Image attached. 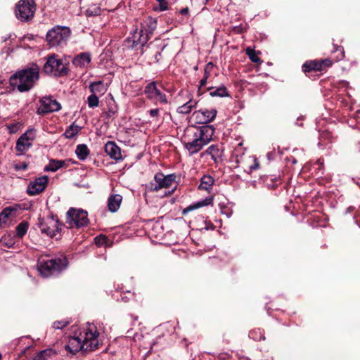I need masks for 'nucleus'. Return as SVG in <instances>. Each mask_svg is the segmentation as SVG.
Here are the masks:
<instances>
[{"instance_id":"f257e3e1","label":"nucleus","mask_w":360,"mask_h":360,"mask_svg":"<svg viewBox=\"0 0 360 360\" xmlns=\"http://www.w3.org/2000/svg\"><path fill=\"white\" fill-rule=\"evenodd\" d=\"M98 336L99 333L96 326L93 323H87L78 335L72 337L69 340L65 348L73 354L81 350L85 352L95 350L99 345Z\"/></svg>"},{"instance_id":"f03ea898","label":"nucleus","mask_w":360,"mask_h":360,"mask_svg":"<svg viewBox=\"0 0 360 360\" xmlns=\"http://www.w3.org/2000/svg\"><path fill=\"white\" fill-rule=\"evenodd\" d=\"M39 77V69L37 65H33L30 68L18 71L10 77L9 82L13 89L26 92L34 87Z\"/></svg>"},{"instance_id":"7ed1b4c3","label":"nucleus","mask_w":360,"mask_h":360,"mask_svg":"<svg viewBox=\"0 0 360 360\" xmlns=\"http://www.w3.org/2000/svg\"><path fill=\"white\" fill-rule=\"evenodd\" d=\"M214 128L210 125L202 126L196 129L192 134V138L188 139L184 147L190 155H193L207 145L212 140Z\"/></svg>"},{"instance_id":"20e7f679","label":"nucleus","mask_w":360,"mask_h":360,"mask_svg":"<svg viewBox=\"0 0 360 360\" xmlns=\"http://www.w3.org/2000/svg\"><path fill=\"white\" fill-rule=\"evenodd\" d=\"M68 262L65 257L49 259L40 257L37 262V269L44 277L58 274L68 266Z\"/></svg>"},{"instance_id":"39448f33","label":"nucleus","mask_w":360,"mask_h":360,"mask_svg":"<svg viewBox=\"0 0 360 360\" xmlns=\"http://www.w3.org/2000/svg\"><path fill=\"white\" fill-rule=\"evenodd\" d=\"M70 34L68 27L57 25L47 32L46 38L51 47L63 46L66 44Z\"/></svg>"},{"instance_id":"423d86ee","label":"nucleus","mask_w":360,"mask_h":360,"mask_svg":"<svg viewBox=\"0 0 360 360\" xmlns=\"http://www.w3.org/2000/svg\"><path fill=\"white\" fill-rule=\"evenodd\" d=\"M66 224L70 229L86 226L89 224L87 212L82 209L70 208L66 213Z\"/></svg>"},{"instance_id":"0eeeda50","label":"nucleus","mask_w":360,"mask_h":360,"mask_svg":"<svg viewBox=\"0 0 360 360\" xmlns=\"http://www.w3.org/2000/svg\"><path fill=\"white\" fill-rule=\"evenodd\" d=\"M45 73L60 77L68 74V69L67 65L63 63L62 59L56 56H51L47 58L46 62L43 66Z\"/></svg>"},{"instance_id":"6e6552de","label":"nucleus","mask_w":360,"mask_h":360,"mask_svg":"<svg viewBox=\"0 0 360 360\" xmlns=\"http://www.w3.org/2000/svg\"><path fill=\"white\" fill-rule=\"evenodd\" d=\"M36 139V130L34 128L28 129L17 140L15 149L18 156L25 155L32 146Z\"/></svg>"},{"instance_id":"1a4fd4ad","label":"nucleus","mask_w":360,"mask_h":360,"mask_svg":"<svg viewBox=\"0 0 360 360\" xmlns=\"http://www.w3.org/2000/svg\"><path fill=\"white\" fill-rule=\"evenodd\" d=\"M36 11L34 0H20L16 5L15 15L22 22L32 19Z\"/></svg>"},{"instance_id":"9d476101","label":"nucleus","mask_w":360,"mask_h":360,"mask_svg":"<svg viewBox=\"0 0 360 360\" xmlns=\"http://www.w3.org/2000/svg\"><path fill=\"white\" fill-rule=\"evenodd\" d=\"M176 174H169L165 175L161 172L156 173L154 176V181L150 183V191H158L163 188H169L175 183Z\"/></svg>"},{"instance_id":"9b49d317","label":"nucleus","mask_w":360,"mask_h":360,"mask_svg":"<svg viewBox=\"0 0 360 360\" xmlns=\"http://www.w3.org/2000/svg\"><path fill=\"white\" fill-rule=\"evenodd\" d=\"M146 98L155 103L167 104L168 103L167 96L158 89L155 82L148 83L144 89Z\"/></svg>"},{"instance_id":"f8f14e48","label":"nucleus","mask_w":360,"mask_h":360,"mask_svg":"<svg viewBox=\"0 0 360 360\" xmlns=\"http://www.w3.org/2000/svg\"><path fill=\"white\" fill-rule=\"evenodd\" d=\"M149 39L150 36H148L141 29H136L131 36L125 39L124 44L126 46L131 49L138 46L143 47L147 44Z\"/></svg>"},{"instance_id":"ddd939ff","label":"nucleus","mask_w":360,"mask_h":360,"mask_svg":"<svg viewBox=\"0 0 360 360\" xmlns=\"http://www.w3.org/2000/svg\"><path fill=\"white\" fill-rule=\"evenodd\" d=\"M60 104L51 97H43L40 99V105L37 110L38 115H46L60 110Z\"/></svg>"},{"instance_id":"4468645a","label":"nucleus","mask_w":360,"mask_h":360,"mask_svg":"<svg viewBox=\"0 0 360 360\" xmlns=\"http://www.w3.org/2000/svg\"><path fill=\"white\" fill-rule=\"evenodd\" d=\"M48 180L47 176H42L31 181L27 188V194L33 196L41 193L46 188Z\"/></svg>"},{"instance_id":"2eb2a0df","label":"nucleus","mask_w":360,"mask_h":360,"mask_svg":"<svg viewBox=\"0 0 360 360\" xmlns=\"http://www.w3.org/2000/svg\"><path fill=\"white\" fill-rule=\"evenodd\" d=\"M217 110L214 108H212L210 110L201 109L195 111L193 113V116H195V118L198 123L207 124L214 120L217 115Z\"/></svg>"},{"instance_id":"dca6fc26","label":"nucleus","mask_w":360,"mask_h":360,"mask_svg":"<svg viewBox=\"0 0 360 360\" xmlns=\"http://www.w3.org/2000/svg\"><path fill=\"white\" fill-rule=\"evenodd\" d=\"M60 230L58 221H55L53 219H49L48 223L41 226V231L51 238L56 236Z\"/></svg>"},{"instance_id":"f3484780","label":"nucleus","mask_w":360,"mask_h":360,"mask_svg":"<svg viewBox=\"0 0 360 360\" xmlns=\"http://www.w3.org/2000/svg\"><path fill=\"white\" fill-rule=\"evenodd\" d=\"M105 151L115 160H120L122 159L120 148L114 141H108L105 145Z\"/></svg>"},{"instance_id":"a211bd4d","label":"nucleus","mask_w":360,"mask_h":360,"mask_svg":"<svg viewBox=\"0 0 360 360\" xmlns=\"http://www.w3.org/2000/svg\"><path fill=\"white\" fill-rule=\"evenodd\" d=\"M91 60V54L88 52H83L73 58L72 63L76 67L85 68L90 63Z\"/></svg>"},{"instance_id":"6ab92c4d","label":"nucleus","mask_w":360,"mask_h":360,"mask_svg":"<svg viewBox=\"0 0 360 360\" xmlns=\"http://www.w3.org/2000/svg\"><path fill=\"white\" fill-rule=\"evenodd\" d=\"M122 196L120 194H112L108 199V208L110 212H116L121 205Z\"/></svg>"},{"instance_id":"aec40b11","label":"nucleus","mask_w":360,"mask_h":360,"mask_svg":"<svg viewBox=\"0 0 360 360\" xmlns=\"http://www.w3.org/2000/svg\"><path fill=\"white\" fill-rule=\"evenodd\" d=\"M213 202V198L212 197H208L203 200H199L198 202H193V204H191L188 207H186L185 209H184L182 213L183 214H186L189 212L193 211L196 209L202 207L204 206H207Z\"/></svg>"},{"instance_id":"412c9836","label":"nucleus","mask_w":360,"mask_h":360,"mask_svg":"<svg viewBox=\"0 0 360 360\" xmlns=\"http://www.w3.org/2000/svg\"><path fill=\"white\" fill-rule=\"evenodd\" d=\"M223 152L218 145H211L202 153L201 156L210 155L214 162H217L222 156Z\"/></svg>"},{"instance_id":"4be33fe9","label":"nucleus","mask_w":360,"mask_h":360,"mask_svg":"<svg viewBox=\"0 0 360 360\" xmlns=\"http://www.w3.org/2000/svg\"><path fill=\"white\" fill-rule=\"evenodd\" d=\"M157 27V21L155 19L148 17L143 23H141V29L147 34L148 36L150 37L153 31Z\"/></svg>"},{"instance_id":"5701e85b","label":"nucleus","mask_w":360,"mask_h":360,"mask_svg":"<svg viewBox=\"0 0 360 360\" xmlns=\"http://www.w3.org/2000/svg\"><path fill=\"white\" fill-rule=\"evenodd\" d=\"M89 89L92 94L103 95L107 91V86L103 81H96L89 84Z\"/></svg>"},{"instance_id":"b1692460","label":"nucleus","mask_w":360,"mask_h":360,"mask_svg":"<svg viewBox=\"0 0 360 360\" xmlns=\"http://www.w3.org/2000/svg\"><path fill=\"white\" fill-rule=\"evenodd\" d=\"M70 160H60L52 159L49 161V164L46 167V170L56 172L62 167H68V162Z\"/></svg>"},{"instance_id":"393cba45","label":"nucleus","mask_w":360,"mask_h":360,"mask_svg":"<svg viewBox=\"0 0 360 360\" xmlns=\"http://www.w3.org/2000/svg\"><path fill=\"white\" fill-rule=\"evenodd\" d=\"M207 90L210 92V95L212 97H228L229 96V92L224 86H220L219 87H209Z\"/></svg>"},{"instance_id":"a878e982","label":"nucleus","mask_w":360,"mask_h":360,"mask_svg":"<svg viewBox=\"0 0 360 360\" xmlns=\"http://www.w3.org/2000/svg\"><path fill=\"white\" fill-rule=\"evenodd\" d=\"M77 158L80 160H85L90 154V150L86 144H79L75 149Z\"/></svg>"},{"instance_id":"bb28decb","label":"nucleus","mask_w":360,"mask_h":360,"mask_svg":"<svg viewBox=\"0 0 360 360\" xmlns=\"http://www.w3.org/2000/svg\"><path fill=\"white\" fill-rule=\"evenodd\" d=\"M214 180L210 175H204L200 179L199 188L210 191L212 188Z\"/></svg>"},{"instance_id":"cd10ccee","label":"nucleus","mask_w":360,"mask_h":360,"mask_svg":"<svg viewBox=\"0 0 360 360\" xmlns=\"http://www.w3.org/2000/svg\"><path fill=\"white\" fill-rule=\"evenodd\" d=\"M81 129V127L75 124V123H72L66 129L65 131L63 134V136L66 139H73L78 134Z\"/></svg>"},{"instance_id":"c85d7f7f","label":"nucleus","mask_w":360,"mask_h":360,"mask_svg":"<svg viewBox=\"0 0 360 360\" xmlns=\"http://www.w3.org/2000/svg\"><path fill=\"white\" fill-rule=\"evenodd\" d=\"M302 70L304 72H308L311 70H321V64H319V62L316 60H311L304 63L302 65Z\"/></svg>"},{"instance_id":"c756f323","label":"nucleus","mask_w":360,"mask_h":360,"mask_svg":"<svg viewBox=\"0 0 360 360\" xmlns=\"http://www.w3.org/2000/svg\"><path fill=\"white\" fill-rule=\"evenodd\" d=\"M29 228V224L27 221H22L19 224L17 225L15 228V236L21 238H22L27 232Z\"/></svg>"},{"instance_id":"7c9ffc66","label":"nucleus","mask_w":360,"mask_h":360,"mask_svg":"<svg viewBox=\"0 0 360 360\" xmlns=\"http://www.w3.org/2000/svg\"><path fill=\"white\" fill-rule=\"evenodd\" d=\"M197 103L192 100L186 102L181 106L179 107L178 112L181 114H188L189 113L193 108H195Z\"/></svg>"},{"instance_id":"2f4dec72","label":"nucleus","mask_w":360,"mask_h":360,"mask_svg":"<svg viewBox=\"0 0 360 360\" xmlns=\"http://www.w3.org/2000/svg\"><path fill=\"white\" fill-rule=\"evenodd\" d=\"M333 48L334 49L333 51V53L337 54L335 56V60L339 61L342 60L345 57V51L343 47L341 46L334 44Z\"/></svg>"},{"instance_id":"473e14b6","label":"nucleus","mask_w":360,"mask_h":360,"mask_svg":"<svg viewBox=\"0 0 360 360\" xmlns=\"http://www.w3.org/2000/svg\"><path fill=\"white\" fill-rule=\"evenodd\" d=\"M249 337L257 341L265 340V337L263 333L260 330V329L251 330L249 333Z\"/></svg>"},{"instance_id":"72a5a7b5","label":"nucleus","mask_w":360,"mask_h":360,"mask_svg":"<svg viewBox=\"0 0 360 360\" xmlns=\"http://www.w3.org/2000/svg\"><path fill=\"white\" fill-rule=\"evenodd\" d=\"M87 103H88V106L91 108H94L98 106L99 99H98V97L97 96V95L91 94L87 98Z\"/></svg>"},{"instance_id":"f704fd0d","label":"nucleus","mask_w":360,"mask_h":360,"mask_svg":"<svg viewBox=\"0 0 360 360\" xmlns=\"http://www.w3.org/2000/svg\"><path fill=\"white\" fill-rule=\"evenodd\" d=\"M246 53L251 61L254 63H258L260 61V58L256 55L255 51L251 48H248L246 49Z\"/></svg>"},{"instance_id":"c9c22d12","label":"nucleus","mask_w":360,"mask_h":360,"mask_svg":"<svg viewBox=\"0 0 360 360\" xmlns=\"http://www.w3.org/2000/svg\"><path fill=\"white\" fill-rule=\"evenodd\" d=\"M158 6L155 7V11H165L168 9V3L166 0H157Z\"/></svg>"},{"instance_id":"e433bc0d","label":"nucleus","mask_w":360,"mask_h":360,"mask_svg":"<svg viewBox=\"0 0 360 360\" xmlns=\"http://www.w3.org/2000/svg\"><path fill=\"white\" fill-rule=\"evenodd\" d=\"M100 13H101V8L96 5L89 8L86 10L87 15H90V16L98 15L100 14Z\"/></svg>"},{"instance_id":"4c0bfd02","label":"nucleus","mask_w":360,"mask_h":360,"mask_svg":"<svg viewBox=\"0 0 360 360\" xmlns=\"http://www.w3.org/2000/svg\"><path fill=\"white\" fill-rule=\"evenodd\" d=\"M69 324V321L62 320V321H55L53 324V327L55 329H63L65 326H67Z\"/></svg>"},{"instance_id":"58836bf2","label":"nucleus","mask_w":360,"mask_h":360,"mask_svg":"<svg viewBox=\"0 0 360 360\" xmlns=\"http://www.w3.org/2000/svg\"><path fill=\"white\" fill-rule=\"evenodd\" d=\"M108 241V238L105 236H98L95 238V242L97 245L101 246L105 245Z\"/></svg>"},{"instance_id":"ea45409f","label":"nucleus","mask_w":360,"mask_h":360,"mask_svg":"<svg viewBox=\"0 0 360 360\" xmlns=\"http://www.w3.org/2000/svg\"><path fill=\"white\" fill-rule=\"evenodd\" d=\"M28 165L26 162H19L13 165L15 171L25 170L27 169Z\"/></svg>"},{"instance_id":"a19ab883","label":"nucleus","mask_w":360,"mask_h":360,"mask_svg":"<svg viewBox=\"0 0 360 360\" xmlns=\"http://www.w3.org/2000/svg\"><path fill=\"white\" fill-rule=\"evenodd\" d=\"M46 358L47 352L46 350H43L37 353V355L33 358V360H46Z\"/></svg>"},{"instance_id":"79ce46f5","label":"nucleus","mask_w":360,"mask_h":360,"mask_svg":"<svg viewBox=\"0 0 360 360\" xmlns=\"http://www.w3.org/2000/svg\"><path fill=\"white\" fill-rule=\"evenodd\" d=\"M13 210L11 207H6L5 208L1 213L0 217L4 216L5 218H8V216L11 214Z\"/></svg>"},{"instance_id":"37998d69","label":"nucleus","mask_w":360,"mask_h":360,"mask_svg":"<svg viewBox=\"0 0 360 360\" xmlns=\"http://www.w3.org/2000/svg\"><path fill=\"white\" fill-rule=\"evenodd\" d=\"M319 64H321V70H322L325 67L330 66L332 65V62L329 59H325V60L320 61Z\"/></svg>"},{"instance_id":"c03bdc74","label":"nucleus","mask_w":360,"mask_h":360,"mask_svg":"<svg viewBox=\"0 0 360 360\" xmlns=\"http://www.w3.org/2000/svg\"><path fill=\"white\" fill-rule=\"evenodd\" d=\"M165 46H162L161 50L160 51H158L155 55V61L156 63H159L161 58V52L164 49Z\"/></svg>"},{"instance_id":"a18cd8bd","label":"nucleus","mask_w":360,"mask_h":360,"mask_svg":"<svg viewBox=\"0 0 360 360\" xmlns=\"http://www.w3.org/2000/svg\"><path fill=\"white\" fill-rule=\"evenodd\" d=\"M149 115L151 116V117H158L159 115V109L158 108H155V109H152V110H149Z\"/></svg>"},{"instance_id":"49530a36","label":"nucleus","mask_w":360,"mask_h":360,"mask_svg":"<svg viewBox=\"0 0 360 360\" xmlns=\"http://www.w3.org/2000/svg\"><path fill=\"white\" fill-rule=\"evenodd\" d=\"M207 78H205V77H203L200 81V86H199V89H198V91H200V89L202 87H203L204 86L206 85L207 84Z\"/></svg>"},{"instance_id":"de8ad7c7","label":"nucleus","mask_w":360,"mask_h":360,"mask_svg":"<svg viewBox=\"0 0 360 360\" xmlns=\"http://www.w3.org/2000/svg\"><path fill=\"white\" fill-rule=\"evenodd\" d=\"M259 162H257V160L255 158V163H254L252 165L250 166V170H255V169H258V168H259Z\"/></svg>"},{"instance_id":"09e8293b","label":"nucleus","mask_w":360,"mask_h":360,"mask_svg":"<svg viewBox=\"0 0 360 360\" xmlns=\"http://www.w3.org/2000/svg\"><path fill=\"white\" fill-rule=\"evenodd\" d=\"M14 242L12 240H9L7 242H5V245L8 247V248H12L14 245Z\"/></svg>"},{"instance_id":"8fccbe9b","label":"nucleus","mask_w":360,"mask_h":360,"mask_svg":"<svg viewBox=\"0 0 360 360\" xmlns=\"http://www.w3.org/2000/svg\"><path fill=\"white\" fill-rule=\"evenodd\" d=\"M188 8H184L180 11V13L182 15H186L188 13Z\"/></svg>"},{"instance_id":"3c124183","label":"nucleus","mask_w":360,"mask_h":360,"mask_svg":"<svg viewBox=\"0 0 360 360\" xmlns=\"http://www.w3.org/2000/svg\"><path fill=\"white\" fill-rule=\"evenodd\" d=\"M210 76V72L208 71V68H205L204 70V77L208 78Z\"/></svg>"},{"instance_id":"603ef678","label":"nucleus","mask_w":360,"mask_h":360,"mask_svg":"<svg viewBox=\"0 0 360 360\" xmlns=\"http://www.w3.org/2000/svg\"><path fill=\"white\" fill-rule=\"evenodd\" d=\"M354 210V207H349L347 210H346V213H349L351 212L352 211H353Z\"/></svg>"},{"instance_id":"864d4df0","label":"nucleus","mask_w":360,"mask_h":360,"mask_svg":"<svg viewBox=\"0 0 360 360\" xmlns=\"http://www.w3.org/2000/svg\"><path fill=\"white\" fill-rule=\"evenodd\" d=\"M129 300V299L127 297H126V296H125V297H124V296L121 295V300H122V301H123V302H127Z\"/></svg>"},{"instance_id":"5fc2aeb1","label":"nucleus","mask_w":360,"mask_h":360,"mask_svg":"<svg viewBox=\"0 0 360 360\" xmlns=\"http://www.w3.org/2000/svg\"><path fill=\"white\" fill-rule=\"evenodd\" d=\"M176 188V186L175 185L174 186V188H172V190L168 192V194H172Z\"/></svg>"},{"instance_id":"6e6d98bb","label":"nucleus","mask_w":360,"mask_h":360,"mask_svg":"<svg viewBox=\"0 0 360 360\" xmlns=\"http://www.w3.org/2000/svg\"><path fill=\"white\" fill-rule=\"evenodd\" d=\"M213 64L212 62H210L207 64L206 65V68H208L210 66L212 67Z\"/></svg>"},{"instance_id":"4d7b16f0","label":"nucleus","mask_w":360,"mask_h":360,"mask_svg":"<svg viewBox=\"0 0 360 360\" xmlns=\"http://www.w3.org/2000/svg\"><path fill=\"white\" fill-rule=\"evenodd\" d=\"M11 37V34H10L8 37H6L4 41H6L8 39Z\"/></svg>"},{"instance_id":"13d9d810","label":"nucleus","mask_w":360,"mask_h":360,"mask_svg":"<svg viewBox=\"0 0 360 360\" xmlns=\"http://www.w3.org/2000/svg\"><path fill=\"white\" fill-rule=\"evenodd\" d=\"M301 120H303V117H299L297 118V121Z\"/></svg>"},{"instance_id":"bf43d9fd","label":"nucleus","mask_w":360,"mask_h":360,"mask_svg":"<svg viewBox=\"0 0 360 360\" xmlns=\"http://www.w3.org/2000/svg\"><path fill=\"white\" fill-rule=\"evenodd\" d=\"M297 161L295 160H293L292 163L295 164Z\"/></svg>"},{"instance_id":"052dcab7","label":"nucleus","mask_w":360,"mask_h":360,"mask_svg":"<svg viewBox=\"0 0 360 360\" xmlns=\"http://www.w3.org/2000/svg\"><path fill=\"white\" fill-rule=\"evenodd\" d=\"M206 1H208V0H206Z\"/></svg>"}]
</instances>
